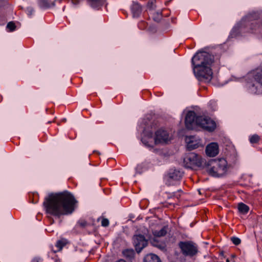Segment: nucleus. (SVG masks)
<instances>
[{
    "mask_svg": "<svg viewBox=\"0 0 262 262\" xmlns=\"http://www.w3.org/2000/svg\"><path fill=\"white\" fill-rule=\"evenodd\" d=\"M136 10V14L137 15H138L141 12V9L140 7V6L138 4H135L134 5L133 7V11L134 12V10ZM134 15H135V13H134Z\"/></svg>",
    "mask_w": 262,
    "mask_h": 262,
    "instance_id": "obj_27",
    "label": "nucleus"
},
{
    "mask_svg": "<svg viewBox=\"0 0 262 262\" xmlns=\"http://www.w3.org/2000/svg\"><path fill=\"white\" fill-rule=\"evenodd\" d=\"M212 164L213 168H216V170L215 172H217V176H221L225 172L226 169V161L225 160H213Z\"/></svg>",
    "mask_w": 262,
    "mask_h": 262,
    "instance_id": "obj_10",
    "label": "nucleus"
},
{
    "mask_svg": "<svg viewBox=\"0 0 262 262\" xmlns=\"http://www.w3.org/2000/svg\"><path fill=\"white\" fill-rule=\"evenodd\" d=\"M7 28L9 30V31H13L16 29V25L13 21H10L7 24Z\"/></svg>",
    "mask_w": 262,
    "mask_h": 262,
    "instance_id": "obj_24",
    "label": "nucleus"
},
{
    "mask_svg": "<svg viewBox=\"0 0 262 262\" xmlns=\"http://www.w3.org/2000/svg\"><path fill=\"white\" fill-rule=\"evenodd\" d=\"M90 1L91 2H96L98 1L99 0H90Z\"/></svg>",
    "mask_w": 262,
    "mask_h": 262,
    "instance_id": "obj_34",
    "label": "nucleus"
},
{
    "mask_svg": "<svg viewBox=\"0 0 262 262\" xmlns=\"http://www.w3.org/2000/svg\"><path fill=\"white\" fill-rule=\"evenodd\" d=\"M66 242L65 241H63V240L58 241L57 242L56 245V246L58 248L57 251H59L61 250L62 247L63 246H64L66 245Z\"/></svg>",
    "mask_w": 262,
    "mask_h": 262,
    "instance_id": "obj_23",
    "label": "nucleus"
},
{
    "mask_svg": "<svg viewBox=\"0 0 262 262\" xmlns=\"http://www.w3.org/2000/svg\"><path fill=\"white\" fill-rule=\"evenodd\" d=\"M179 247L185 256L192 257L196 255L198 252L196 245L191 241L180 242L179 243Z\"/></svg>",
    "mask_w": 262,
    "mask_h": 262,
    "instance_id": "obj_3",
    "label": "nucleus"
},
{
    "mask_svg": "<svg viewBox=\"0 0 262 262\" xmlns=\"http://www.w3.org/2000/svg\"><path fill=\"white\" fill-rule=\"evenodd\" d=\"M167 228L164 227L160 231L155 230L153 231V234L156 237H162L166 235L167 233Z\"/></svg>",
    "mask_w": 262,
    "mask_h": 262,
    "instance_id": "obj_17",
    "label": "nucleus"
},
{
    "mask_svg": "<svg viewBox=\"0 0 262 262\" xmlns=\"http://www.w3.org/2000/svg\"><path fill=\"white\" fill-rule=\"evenodd\" d=\"M72 3L74 4H77L79 2L78 0H72Z\"/></svg>",
    "mask_w": 262,
    "mask_h": 262,
    "instance_id": "obj_32",
    "label": "nucleus"
},
{
    "mask_svg": "<svg viewBox=\"0 0 262 262\" xmlns=\"http://www.w3.org/2000/svg\"><path fill=\"white\" fill-rule=\"evenodd\" d=\"M144 262H162V261L157 255L150 253L145 256Z\"/></svg>",
    "mask_w": 262,
    "mask_h": 262,
    "instance_id": "obj_15",
    "label": "nucleus"
},
{
    "mask_svg": "<svg viewBox=\"0 0 262 262\" xmlns=\"http://www.w3.org/2000/svg\"><path fill=\"white\" fill-rule=\"evenodd\" d=\"M134 244L137 252H140L146 246L147 241L142 235H136L133 237Z\"/></svg>",
    "mask_w": 262,
    "mask_h": 262,
    "instance_id": "obj_8",
    "label": "nucleus"
},
{
    "mask_svg": "<svg viewBox=\"0 0 262 262\" xmlns=\"http://www.w3.org/2000/svg\"><path fill=\"white\" fill-rule=\"evenodd\" d=\"M116 262H126V261L124 260H123V259H120V260H119L118 261H117Z\"/></svg>",
    "mask_w": 262,
    "mask_h": 262,
    "instance_id": "obj_33",
    "label": "nucleus"
},
{
    "mask_svg": "<svg viewBox=\"0 0 262 262\" xmlns=\"http://www.w3.org/2000/svg\"><path fill=\"white\" fill-rule=\"evenodd\" d=\"M195 114L194 112H189L185 118V125L188 129H195L198 126L196 122Z\"/></svg>",
    "mask_w": 262,
    "mask_h": 262,
    "instance_id": "obj_9",
    "label": "nucleus"
},
{
    "mask_svg": "<svg viewBox=\"0 0 262 262\" xmlns=\"http://www.w3.org/2000/svg\"><path fill=\"white\" fill-rule=\"evenodd\" d=\"M155 0H149L147 4V7L150 9H152L155 7Z\"/></svg>",
    "mask_w": 262,
    "mask_h": 262,
    "instance_id": "obj_28",
    "label": "nucleus"
},
{
    "mask_svg": "<svg viewBox=\"0 0 262 262\" xmlns=\"http://www.w3.org/2000/svg\"><path fill=\"white\" fill-rule=\"evenodd\" d=\"M196 122L198 126L210 132L213 131L216 127L215 122L210 118L206 117L198 116L196 118Z\"/></svg>",
    "mask_w": 262,
    "mask_h": 262,
    "instance_id": "obj_6",
    "label": "nucleus"
},
{
    "mask_svg": "<svg viewBox=\"0 0 262 262\" xmlns=\"http://www.w3.org/2000/svg\"><path fill=\"white\" fill-rule=\"evenodd\" d=\"M231 240L233 242V243L235 245H238L241 243L240 239L236 237H231Z\"/></svg>",
    "mask_w": 262,
    "mask_h": 262,
    "instance_id": "obj_30",
    "label": "nucleus"
},
{
    "mask_svg": "<svg viewBox=\"0 0 262 262\" xmlns=\"http://www.w3.org/2000/svg\"><path fill=\"white\" fill-rule=\"evenodd\" d=\"M238 211L242 213H246V205L243 203H241L238 205Z\"/></svg>",
    "mask_w": 262,
    "mask_h": 262,
    "instance_id": "obj_26",
    "label": "nucleus"
},
{
    "mask_svg": "<svg viewBox=\"0 0 262 262\" xmlns=\"http://www.w3.org/2000/svg\"><path fill=\"white\" fill-rule=\"evenodd\" d=\"M213 160H210L207 162H206L205 168L206 170L211 176H217V172H216V168H213Z\"/></svg>",
    "mask_w": 262,
    "mask_h": 262,
    "instance_id": "obj_14",
    "label": "nucleus"
},
{
    "mask_svg": "<svg viewBox=\"0 0 262 262\" xmlns=\"http://www.w3.org/2000/svg\"><path fill=\"white\" fill-rule=\"evenodd\" d=\"M77 201L69 192L53 193L46 199L43 205L48 213L60 217L71 214L75 210Z\"/></svg>",
    "mask_w": 262,
    "mask_h": 262,
    "instance_id": "obj_1",
    "label": "nucleus"
},
{
    "mask_svg": "<svg viewBox=\"0 0 262 262\" xmlns=\"http://www.w3.org/2000/svg\"><path fill=\"white\" fill-rule=\"evenodd\" d=\"M152 15L154 20L157 22H159L162 18V14L161 12H154L152 13Z\"/></svg>",
    "mask_w": 262,
    "mask_h": 262,
    "instance_id": "obj_22",
    "label": "nucleus"
},
{
    "mask_svg": "<svg viewBox=\"0 0 262 262\" xmlns=\"http://www.w3.org/2000/svg\"><path fill=\"white\" fill-rule=\"evenodd\" d=\"M249 74L251 76L256 83L262 86V68H258L249 73Z\"/></svg>",
    "mask_w": 262,
    "mask_h": 262,
    "instance_id": "obj_12",
    "label": "nucleus"
},
{
    "mask_svg": "<svg viewBox=\"0 0 262 262\" xmlns=\"http://www.w3.org/2000/svg\"><path fill=\"white\" fill-rule=\"evenodd\" d=\"M184 165L186 167L192 168L200 166L202 164L201 157L194 152H189L184 158Z\"/></svg>",
    "mask_w": 262,
    "mask_h": 262,
    "instance_id": "obj_5",
    "label": "nucleus"
},
{
    "mask_svg": "<svg viewBox=\"0 0 262 262\" xmlns=\"http://www.w3.org/2000/svg\"><path fill=\"white\" fill-rule=\"evenodd\" d=\"M200 68L201 69H199L198 67H194L193 71L195 76L201 81L206 82L210 81L212 78V72L210 67L205 66Z\"/></svg>",
    "mask_w": 262,
    "mask_h": 262,
    "instance_id": "obj_4",
    "label": "nucleus"
},
{
    "mask_svg": "<svg viewBox=\"0 0 262 262\" xmlns=\"http://www.w3.org/2000/svg\"><path fill=\"white\" fill-rule=\"evenodd\" d=\"M182 176L183 173L179 170H174L168 174L169 178L173 180H179Z\"/></svg>",
    "mask_w": 262,
    "mask_h": 262,
    "instance_id": "obj_16",
    "label": "nucleus"
},
{
    "mask_svg": "<svg viewBox=\"0 0 262 262\" xmlns=\"http://www.w3.org/2000/svg\"><path fill=\"white\" fill-rule=\"evenodd\" d=\"M206 153L209 157H215L219 153V146L216 143H211L206 148Z\"/></svg>",
    "mask_w": 262,
    "mask_h": 262,
    "instance_id": "obj_13",
    "label": "nucleus"
},
{
    "mask_svg": "<svg viewBox=\"0 0 262 262\" xmlns=\"http://www.w3.org/2000/svg\"><path fill=\"white\" fill-rule=\"evenodd\" d=\"M142 141L143 143L145 145H146V146H147L148 147H152V146L151 144H150L149 143V141H146L145 139H142Z\"/></svg>",
    "mask_w": 262,
    "mask_h": 262,
    "instance_id": "obj_31",
    "label": "nucleus"
},
{
    "mask_svg": "<svg viewBox=\"0 0 262 262\" xmlns=\"http://www.w3.org/2000/svg\"><path fill=\"white\" fill-rule=\"evenodd\" d=\"M39 4L41 7L46 8L54 5V3L50 0H39Z\"/></svg>",
    "mask_w": 262,
    "mask_h": 262,
    "instance_id": "obj_20",
    "label": "nucleus"
},
{
    "mask_svg": "<svg viewBox=\"0 0 262 262\" xmlns=\"http://www.w3.org/2000/svg\"><path fill=\"white\" fill-rule=\"evenodd\" d=\"M185 141L187 143V147L188 150H191L199 147L200 140L195 136L186 137Z\"/></svg>",
    "mask_w": 262,
    "mask_h": 262,
    "instance_id": "obj_11",
    "label": "nucleus"
},
{
    "mask_svg": "<svg viewBox=\"0 0 262 262\" xmlns=\"http://www.w3.org/2000/svg\"><path fill=\"white\" fill-rule=\"evenodd\" d=\"M260 139V137L256 134L253 135L249 137V141L252 144L258 143Z\"/></svg>",
    "mask_w": 262,
    "mask_h": 262,
    "instance_id": "obj_19",
    "label": "nucleus"
},
{
    "mask_svg": "<svg viewBox=\"0 0 262 262\" xmlns=\"http://www.w3.org/2000/svg\"><path fill=\"white\" fill-rule=\"evenodd\" d=\"M101 220V225L103 227H107L109 225V221L104 217H101L98 219L99 221V220Z\"/></svg>",
    "mask_w": 262,
    "mask_h": 262,
    "instance_id": "obj_25",
    "label": "nucleus"
},
{
    "mask_svg": "<svg viewBox=\"0 0 262 262\" xmlns=\"http://www.w3.org/2000/svg\"><path fill=\"white\" fill-rule=\"evenodd\" d=\"M122 253L126 258L132 259L134 257L135 252L133 249H126L123 251Z\"/></svg>",
    "mask_w": 262,
    "mask_h": 262,
    "instance_id": "obj_18",
    "label": "nucleus"
},
{
    "mask_svg": "<svg viewBox=\"0 0 262 262\" xmlns=\"http://www.w3.org/2000/svg\"><path fill=\"white\" fill-rule=\"evenodd\" d=\"M247 87L252 92H256L257 89V86H255V84L252 80L247 81Z\"/></svg>",
    "mask_w": 262,
    "mask_h": 262,
    "instance_id": "obj_21",
    "label": "nucleus"
},
{
    "mask_svg": "<svg viewBox=\"0 0 262 262\" xmlns=\"http://www.w3.org/2000/svg\"><path fill=\"white\" fill-rule=\"evenodd\" d=\"M171 137L168 133L164 129H160L155 133V143L156 144L159 143H167L170 141Z\"/></svg>",
    "mask_w": 262,
    "mask_h": 262,
    "instance_id": "obj_7",
    "label": "nucleus"
},
{
    "mask_svg": "<svg viewBox=\"0 0 262 262\" xmlns=\"http://www.w3.org/2000/svg\"><path fill=\"white\" fill-rule=\"evenodd\" d=\"M213 61V57L206 52H198L192 59L194 67H198L199 69H201L200 67H210Z\"/></svg>",
    "mask_w": 262,
    "mask_h": 262,
    "instance_id": "obj_2",
    "label": "nucleus"
},
{
    "mask_svg": "<svg viewBox=\"0 0 262 262\" xmlns=\"http://www.w3.org/2000/svg\"><path fill=\"white\" fill-rule=\"evenodd\" d=\"M32 262H38V260L36 259H33Z\"/></svg>",
    "mask_w": 262,
    "mask_h": 262,
    "instance_id": "obj_36",
    "label": "nucleus"
},
{
    "mask_svg": "<svg viewBox=\"0 0 262 262\" xmlns=\"http://www.w3.org/2000/svg\"><path fill=\"white\" fill-rule=\"evenodd\" d=\"M249 210V208L248 206H247V213L248 212Z\"/></svg>",
    "mask_w": 262,
    "mask_h": 262,
    "instance_id": "obj_35",
    "label": "nucleus"
},
{
    "mask_svg": "<svg viewBox=\"0 0 262 262\" xmlns=\"http://www.w3.org/2000/svg\"><path fill=\"white\" fill-rule=\"evenodd\" d=\"M78 224L82 228H84L88 225L87 222L84 220L82 219H81L78 221Z\"/></svg>",
    "mask_w": 262,
    "mask_h": 262,
    "instance_id": "obj_29",
    "label": "nucleus"
}]
</instances>
